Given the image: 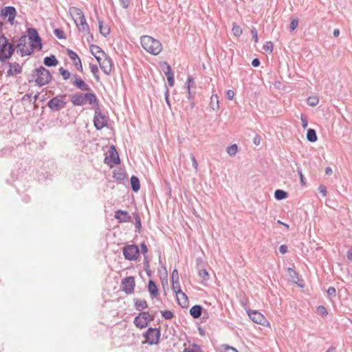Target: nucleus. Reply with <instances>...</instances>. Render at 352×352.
<instances>
[{"instance_id": "f257e3e1", "label": "nucleus", "mask_w": 352, "mask_h": 352, "mask_svg": "<svg viewBox=\"0 0 352 352\" xmlns=\"http://www.w3.org/2000/svg\"><path fill=\"white\" fill-rule=\"evenodd\" d=\"M52 76L50 72L43 66H40L32 71L31 76L28 78V82H34L38 87L47 85L52 80Z\"/></svg>"}, {"instance_id": "f03ea898", "label": "nucleus", "mask_w": 352, "mask_h": 352, "mask_svg": "<svg viewBox=\"0 0 352 352\" xmlns=\"http://www.w3.org/2000/svg\"><path fill=\"white\" fill-rule=\"evenodd\" d=\"M27 36L30 40V49H22L21 50V55L22 56H30L33 53L34 49L37 48L38 50H41L43 47L42 39L36 29L29 28L27 29Z\"/></svg>"}, {"instance_id": "7ed1b4c3", "label": "nucleus", "mask_w": 352, "mask_h": 352, "mask_svg": "<svg viewBox=\"0 0 352 352\" xmlns=\"http://www.w3.org/2000/svg\"><path fill=\"white\" fill-rule=\"evenodd\" d=\"M98 101L94 92H87L85 94L78 92L71 96V102L74 106H83L87 102L94 106Z\"/></svg>"}, {"instance_id": "20e7f679", "label": "nucleus", "mask_w": 352, "mask_h": 352, "mask_svg": "<svg viewBox=\"0 0 352 352\" xmlns=\"http://www.w3.org/2000/svg\"><path fill=\"white\" fill-rule=\"evenodd\" d=\"M142 47L153 55L159 54L162 50V45L160 41L150 36H142L140 38Z\"/></svg>"}, {"instance_id": "39448f33", "label": "nucleus", "mask_w": 352, "mask_h": 352, "mask_svg": "<svg viewBox=\"0 0 352 352\" xmlns=\"http://www.w3.org/2000/svg\"><path fill=\"white\" fill-rule=\"evenodd\" d=\"M94 125L96 130H101L108 125V117L102 113L99 102L94 106Z\"/></svg>"}, {"instance_id": "423d86ee", "label": "nucleus", "mask_w": 352, "mask_h": 352, "mask_svg": "<svg viewBox=\"0 0 352 352\" xmlns=\"http://www.w3.org/2000/svg\"><path fill=\"white\" fill-rule=\"evenodd\" d=\"M67 102L65 95H58L51 98L47 103V106L52 112H57L66 107Z\"/></svg>"}, {"instance_id": "0eeeda50", "label": "nucleus", "mask_w": 352, "mask_h": 352, "mask_svg": "<svg viewBox=\"0 0 352 352\" xmlns=\"http://www.w3.org/2000/svg\"><path fill=\"white\" fill-rule=\"evenodd\" d=\"M161 336L160 328L149 327L144 333L143 337L146 338L144 343H148L150 345L157 344L160 342Z\"/></svg>"}, {"instance_id": "6e6552de", "label": "nucleus", "mask_w": 352, "mask_h": 352, "mask_svg": "<svg viewBox=\"0 0 352 352\" xmlns=\"http://www.w3.org/2000/svg\"><path fill=\"white\" fill-rule=\"evenodd\" d=\"M154 318L151 316L148 311H141L137 316L135 317L133 323L136 327L142 329L146 328L148 323L153 320Z\"/></svg>"}, {"instance_id": "1a4fd4ad", "label": "nucleus", "mask_w": 352, "mask_h": 352, "mask_svg": "<svg viewBox=\"0 0 352 352\" xmlns=\"http://www.w3.org/2000/svg\"><path fill=\"white\" fill-rule=\"evenodd\" d=\"M124 258L128 261H136L140 256V250L138 245H126L122 248Z\"/></svg>"}, {"instance_id": "9d476101", "label": "nucleus", "mask_w": 352, "mask_h": 352, "mask_svg": "<svg viewBox=\"0 0 352 352\" xmlns=\"http://www.w3.org/2000/svg\"><path fill=\"white\" fill-rule=\"evenodd\" d=\"M17 14L16 8L14 6H5L1 9L0 16L3 19L8 18V22L11 25H14V19Z\"/></svg>"}, {"instance_id": "9b49d317", "label": "nucleus", "mask_w": 352, "mask_h": 352, "mask_svg": "<svg viewBox=\"0 0 352 352\" xmlns=\"http://www.w3.org/2000/svg\"><path fill=\"white\" fill-rule=\"evenodd\" d=\"M109 155L106 156L104 160V163L112 167L113 165H117L120 164V159L119 154L114 145H111L108 151Z\"/></svg>"}, {"instance_id": "f8f14e48", "label": "nucleus", "mask_w": 352, "mask_h": 352, "mask_svg": "<svg viewBox=\"0 0 352 352\" xmlns=\"http://www.w3.org/2000/svg\"><path fill=\"white\" fill-rule=\"evenodd\" d=\"M135 287V281L133 276H127L121 281V290L126 294H133Z\"/></svg>"}, {"instance_id": "ddd939ff", "label": "nucleus", "mask_w": 352, "mask_h": 352, "mask_svg": "<svg viewBox=\"0 0 352 352\" xmlns=\"http://www.w3.org/2000/svg\"><path fill=\"white\" fill-rule=\"evenodd\" d=\"M8 38L5 34H0V62L6 63L8 60L7 58V47Z\"/></svg>"}, {"instance_id": "4468645a", "label": "nucleus", "mask_w": 352, "mask_h": 352, "mask_svg": "<svg viewBox=\"0 0 352 352\" xmlns=\"http://www.w3.org/2000/svg\"><path fill=\"white\" fill-rule=\"evenodd\" d=\"M247 314L250 318L255 323L261 325H265V322H267L264 316L256 310H248Z\"/></svg>"}, {"instance_id": "2eb2a0df", "label": "nucleus", "mask_w": 352, "mask_h": 352, "mask_svg": "<svg viewBox=\"0 0 352 352\" xmlns=\"http://www.w3.org/2000/svg\"><path fill=\"white\" fill-rule=\"evenodd\" d=\"M72 84L78 89L84 91H91V87L78 75H73Z\"/></svg>"}, {"instance_id": "dca6fc26", "label": "nucleus", "mask_w": 352, "mask_h": 352, "mask_svg": "<svg viewBox=\"0 0 352 352\" xmlns=\"http://www.w3.org/2000/svg\"><path fill=\"white\" fill-rule=\"evenodd\" d=\"M102 64L100 63V67L102 71L107 75H109L112 71L113 63L111 58L105 55L103 56Z\"/></svg>"}, {"instance_id": "f3484780", "label": "nucleus", "mask_w": 352, "mask_h": 352, "mask_svg": "<svg viewBox=\"0 0 352 352\" xmlns=\"http://www.w3.org/2000/svg\"><path fill=\"white\" fill-rule=\"evenodd\" d=\"M115 219L119 223H126L131 221V216L126 210H118L115 212Z\"/></svg>"}, {"instance_id": "a211bd4d", "label": "nucleus", "mask_w": 352, "mask_h": 352, "mask_svg": "<svg viewBox=\"0 0 352 352\" xmlns=\"http://www.w3.org/2000/svg\"><path fill=\"white\" fill-rule=\"evenodd\" d=\"M67 54L70 59L72 60L74 65L76 66V69L82 72V65L81 63L80 58L78 57V54L72 50H67Z\"/></svg>"}, {"instance_id": "6ab92c4d", "label": "nucleus", "mask_w": 352, "mask_h": 352, "mask_svg": "<svg viewBox=\"0 0 352 352\" xmlns=\"http://www.w3.org/2000/svg\"><path fill=\"white\" fill-rule=\"evenodd\" d=\"M8 65L10 67L7 72L8 76H13L22 72V67L19 65V63L16 62L14 63L8 62Z\"/></svg>"}, {"instance_id": "aec40b11", "label": "nucleus", "mask_w": 352, "mask_h": 352, "mask_svg": "<svg viewBox=\"0 0 352 352\" xmlns=\"http://www.w3.org/2000/svg\"><path fill=\"white\" fill-rule=\"evenodd\" d=\"M76 12V19H74L75 23L78 28L80 27V25H82L85 23H86V19L85 17V14H83L82 11L79 8H74Z\"/></svg>"}, {"instance_id": "412c9836", "label": "nucleus", "mask_w": 352, "mask_h": 352, "mask_svg": "<svg viewBox=\"0 0 352 352\" xmlns=\"http://www.w3.org/2000/svg\"><path fill=\"white\" fill-rule=\"evenodd\" d=\"M203 307L199 305L192 306L189 311L190 315L195 319L200 318L203 314Z\"/></svg>"}, {"instance_id": "4be33fe9", "label": "nucleus", "mask_w": 352, "mask_h": 352, "mask_svg": "<svg viewBox=\"0 0 352 352\" xmlns=\"http://www.w3.org/2000/svg\"><path fill=\"white\" fill-rule=\"evenodd\" d=\"M148 290L152 298H156L159 294V289L154 280L150 279L148 283Z\"/></svg>"}, {"instance_id": "5701e85b", "label": "nucleus", "mask_w": 352, "mask_h": 352, "mask_svg": "<svg viewBox=\"0 0 352 352\" xmlns=\"http://www.w3.org/2000/svg\"><path fill=\"white\" fill-rule=\"evenodd\" d=\"M113 173V178L116 179L119 183H122L126 177V173L124 170L121 168H116Z\"/></svg>"}, {"instance_id": "b1692460", "label": "nucleus", "mask_w": 352, "mask_h": 352, "mask_svg": "<svg viewBox=\"0 0 352 352\" xmlns=\"http://www.w3.org/2000/svg\"><path fill=\"white\" fill-rule=\"evenodd\" d=\"M43 63L47 67H56L58 64V60L54 55L52 54L44 58Z\"/></svg>"}, {"instance_id": "393cba45", "label": "nucleus", "mask_w": 352, "mask_h": 352, "mask_svg": "<svg viewBox=\"0 0 352 352\" xmlns=\"http://www.w3.org/2000/svg\"><path fill=\"white\" fill-rule=\"evenodd\" d=\"M179 295L181 296V298H179L178 296L177 297L178 305L182 308H187L189 304L187 295L183 292H182V293H179Z\"/></svg>"}, {"instance_id": "a878e982", "label": "nucleus", "mask_w": 352, "mask_h": 352, "mask_svg": "<svg viewBox=\"0 0 352 352\" xmlns=\"http://www.w3.org/2000/svg\"><path fill=\"white\" fill-rule=\"evenodd\" d=\"M134 306L136 310L142 311L148 308V303L146 300H140L138 298H134Z\"/></svg>"}, {"instance_id": "bb28decb", "label": "nucleus", "mask_w": 352, "mask_h": 352, "mask_svg": "<svg viewBox=\"0 0 352 352\" xmlns=\"http://www.w3.org/2000/svg\"><path fill=\"white\" fill-rule=\"evenodd\" d=\"M131 190L137 192L140 189V182L139 178L135 175H132L130 179Z\"/></svg>"}, {"instance_id": "cd10ccee", "label": "nucleus", "mask_w": 352, "mask_h": 352, "mask_svg": "<svg viewBox=\"0 0 352 352\" xmlns=\"http://www.w3.org/2000/svg\"><path fill=\"white\" fill-rule=\"evenodd\" d=\"M287 275L289 277V280L294 283L297 284L298 280H299V276L298 272L292 267L287 268Z\"/></svg>"}, {"instance_id": "c85d7f7f", "label": "nucleus", "mask_w": 352, "mask_h": 352, "mask_svg": "<svg viewBox=\"0 0 352 352\" xmlns=\"http://www.w3.org/2000/svg\"><path fill=\"white\" fill-rule=\"evenodd\" d=\"M98 20V25H99V32L104 37H107L110 34V28L108 25L104 26L103 21H101L98 16H97Z\"/></svg>"}, {"instance_id": "c756f323", "label": "nucleus", "mask_w": 352, "mask_h": 352, "mask_svg": "<svg viewBox=\"0 0 352 352\" xmlns=\"http://www.w3.org/2000/svg\"><path fill=\"white\" fill-rule=\"evenodd\" d=\"M89 49L91 54L94 56H98V54H101L102 57L107 55V54L97 45H90Z\"/></svg>"}, {"instance_id": "7c9ffc66", "label": "nucleus", "mask_w": 352, "mask_h": 352, "mask_svg": "<svg viewBox=\"0 0 352 352\" xmlns=\"http://www.w3.org/2000/svg\"><path fill=\"white\" fill-rule=\"evenodd\" d=\"M16 48H18L17 45H15L12 42H10L9 39L8 38V45L6 47L8 60H9L12 56Z\"/></svg>"}, {"instance_id": "2f4dec72", "label": "nucleus", "mask_w": 352, "mask_h": 352, "mask_svg": "<svg viewBox=\"0 0 352 352\" xmlns=\"http://www.w3.org/2000/svg\"><path fill=\"white\" fill-rule=\"evenodd\" d=\"M219 98L217 94H212L210 97L209 106L213 111H217L219 109Z\"/></svg>"}, {"instance_id": "473e14b6", "label": "nucleus", "mask_w": 352, "mask_h": 352, "mask_svg": "<svg viewBox=\"0 0 352 352\" xmlns=\"http://www.w3.org/2000/svg\"><path fill=\"white\" fill-rule=\"evenodd\" d=\"M307 140L310 142H316L318 140L317 134L314 129H308L307 131Z\"/></svg>"}, {"instance_id": "72a5a7b5", "label": "nucleus", "mask_w": 352, "mask_h": 352, "mask_svg": "<svg viewBox=\"0 0 352 352\" xmlns=\"http://www.w3.org/2000/svg\"><path fill=\"white\" fill-rule=\"evenodd\" d=\"M188 100H189V107L186 108V110L192 111L195 107V94L190 91V89L188 90Z\"/></svg>"}, {"instance_id": "f704fd0d", "label": "nucleus", "mask_w": 352, "mask_h": 352, "mask_svg": "<svg viewBox=\"0 0 352 352\" xmlns=\"http://www.w3.org/2000/svg\"><path fill=\"white\" fill-rule=\"evenodd\" d=\"M287 197H288L287 192H286L283 190L277 189L274 192V198L276 200H283V199L287 198Z\"/></svg>"}, {"instance_id": "c9c22d12", "label": "nucleus", "mask_w": 352, "mask_h": 352, "mask_svg": "<svg viewBox=\"0 0 352 352\" xmlns=\"http://www.w3.org/2000/svg\"><path fill=\"white\" fill-rule=\"evenodd\" d=\"M26 41H27V36L26 35H22L19 41H18V43L16 44L17 45V47L19 48V52L21 53V50L22 49H25L26 47Z\"/></svg>"}, {"instance_id": "e433bc0d", "label": "nucleus", "mask_w": 352, "mask_h": 352, "mask_svg": "<svg viewBox=\"0 0 352 352\" xmlns=\"http://www.w3.org/2000/svg\"><path fill=\"white\" fill-rule=\"evenodd\" d=\"M134 219H135V228H136L135 232H138L140 234L141 232L142 228L140 217L138 213H135Z\"/></svg>"}, {"instance_id": "4c0bfd02", "label": "nucleus", "mask_w": 352, "mask_h": 352, "mask_svg": "<svg viewBox=\"0 0 352 352\" xmlns=\"http://www.w3.org/2000/svg\"><path fill=\"white\" fill-rule=\"evenodd\" d=\"M198 274L202 278L203 281H208L210 279V275L208 271L204 268L198 270Z\"/></svg>"}, {"instance_id": "58836bf2", "label": "nucleus", "mask_w": 352, "mask_h": 352, "mask_svg": "<svg viewBox=\"0 0 352 352\" xmlns=\"http://www.w3.org/2000/svg\"><path fill=\"white\" fill-rule=\"evenodd\" d=\"M89 68H90L91 73L93 74V75L94 76V78L96 79V81L98 82L100 80V76L98 75V66L96 65L90 63Z\"/></svg>"}, {"instance_id": "ea45409f", "label": "nucleus", "mask_w": 352, "mask_h": 352, "mask_svg": "<svg viewBox=\"0 0 352 352\" xmlns=\"http://www.w3.org/2000/svg\"><path fill=\"white\" fill-rule=\"evenodd\" d=\"M226 151H227V153L230 156H234L236 155V153H237V151H238V146H237V145L236 144H233L229 146L226 148Z\"/></svg>"}, {"instance_id": "a19ab883", "label": "nucleus", "mask_w": 352, "mask_h": 352, "mask_svg": "<svg viewBox=\"0 0 352 352\" xmlns=\"http://www.w3.org/2000/svg\"><path fill=\"white\" fill-rule=\"evenodd\" d=\"M307 104L311 107L316 106L319 102V99L316 96H310L307 99Z\"/></svg>"}, {"instance_id": "79ce46f5", "label": "nucleus", "mask_w": 352, "mask_h": 352, "mask_svg": "<svg viewBox=\"0 0 352 352\" xmlns=\"http://www.w3.org/2000/svg\"><path fill=\"white\" fill-rule=\"evenodd\" d=\"M273 48L274 45L272 41H266L263 47V49L269 54H271L272 52Z\"/></svg>"}, {"instance_id": "37998d69", "label": "nucleus", "mask_w": 352, "mask_h": 352, "mask_svg": "<svg viewBox=\"0 0 352 352\" xmlns=\"http://www.w3.org/2000/svg\"><path fill=\"white\" fill-rule=\"evenodd\" d=\"M59 72L64 80H68L71 77V73L63 67L59 69Z\"/></svg>"}, {"instance_id": "c03bdc74", "label": "nucleus", "mask_w": 352, "mask_h": 352, "mask_svg": "<svg viewBox=\"0 0 352 352\" xmlns=\"http://www.w3.org/2000/svg\"><path fill=\"white\" fill-rule=\"evenodd\" d=\"M54 34L59 39H64L66 38L64 31L60 28H56L54 30Z\"/></svg>"}, {"instance_id": "a18cd8bd", "label": "nucleus", "mask_w": 352, "mask_h": 352, "mask_svg": "<svg viewBox=\"0 0 352 352\" xmlns=\"http://www.w3.org/2000/svg\"><path fill=\"white\" fill-rule=\"evenodd\" d=\"M161 314L166 320H171L174 317V313L170 310L162 311Z\"/></svg>"}, {"instance_id": "49530a36", "label": "nucleus", "mask_w": 352, "mask_h": 352, "mask_svg": "<svg viewBox=\"0 0 352 352\" xmlns=\"http://www.w3.org/2000/svg\"><path fill=\"white\" fill-rule=\"evenodd\" d=\"M232 31L233 32V34L235 36H236V37L240 36L241 35L242 32H243L242 29L241 28V27L237 25H236V24L233 25Z\"/></svg>"}, {"instance_id": "de8ad7c7", "label": "nucleus", "mask_w": 352, "mask_h": 352, "mask_svg": "<svg viewBox=\"0 0 352 352\" xmlns=\"http://www.w3.org/2000/svg\"><path fill=\"white\" fill-rule=\"evenodd\" d=\"M316 311L318 314H320L323 317L327 316L328 314L327 309L322 305L318 306L316 308Z\"/></svg>"}, {"instance_id": "09e8293b", "label": "nucleus", "mask_w": 352, "mask_h": 352, "mask_svg": "<svg viewBox=\"0 0 352 352\" xmlns=\"http://www.w3.org/2000/svg\"><path fill=\"white\" fill-rule=\"evenodd\" d=\"M164 65L166 66V70H164V74L166 75V76L168 77L169 75L170 76L174 75V73L172 71L170 65L169 64H168L166 62H164Z\"/></svg>"}, {"instance_id": "8fccbe9b", "label": "nucleus", "mask_w": 352, "mask_h": 352, "mask_svg": "<svg viewBox=\"0 0 352 352\" xmlns=\"http://www.w3.org/2000/svg\"><path fill=\"white\" fill-rule=\"evenodd\" d=\"M172 289L177 296L179 295V293H182V291L180 288L179 281H178L176 284L172 282Z\"/></svg>"}, {"instance_id": "3c124183", "label": "nucleus", "mask_w": 352, "mask_h": 352, "mask_svg": "<svg viewBox=\"0 0 352 352\" xmlns=\"http://www.w3.org/2000/svg\"><path fill=\"white\" fill-rule=\"evenodd\" d=\"M171 280L176 284L179 280V274L177 269H174L171 274Z\"/></svg>"}, {"instance_id": "603ef678", "label": "nucleus", "mask_w": 352, "mask_h": 352, "mask_svg": "<svg viewBox=\"0 0 352 352\" xmlns=\"http://www.w3.org/2000/svg\"><path fill=\"white\" fill-rule=\"evenodd\" d=\"M298 20L297 19H294L292 20L290 24H289V30L291 32L294 31L298 26Z\"/></svg>"}, {"instance_id": "864d4df0", "label": "nucleus", "mask_w": 352, "mask_h": 352, "mask_svg": "<svg viewBox=\"0 0 352 352\" xmlns=\"http://www.w3.org/2000/svg\"><path fill=\"white\" fill-rule=\"evenodd\" d=\"M164 87H165V92H164L165 100H166V102L168 104V106L169 107H170V102L169 100V89L166 85H164Z\"/></svg>"}, {"instance_id": "5fc2aeb1", "label": "nucleus", "mask_w": 352, "mask_h": 352, "mask_svg": "<svg viewBox=\"0 0 352 352\" xmlns=\"http://www.w3.org/2000/svg\"><path fill=\"white\" fill-rule=\"evenodd\" d=\"M78 30L81 32H86L88 34L90 33V29L87 22L82 24V25H80Z\"/></svg>"}, {"instance_id": "6e6d98bb", "label": "nucleus", "mask_w": 352, "mask_h": 352, "mask_svg": "<svg viewBox=\"0 0 352 352\" xmlns=\"http://www.w3.org/2000/svg\"><path fill=\"white\" fill-rule=\"evenodd\" d=\"M327 293L330 297H336V290L334 287H329Z\"/></svg>"}, {"instance_id": "4d7b16f0", "label": "nucleus", "mask_w": 352, "mask_h": 352, "mask_svg": "<svg viewBox=\"0 0 352 352\" xmlns=\"http://www.w3.org/2000/svg\"><path fill=\"white\" fill-rule=\"evenodd\" d=\"M300 120L302 121V127L305 129L308 126V120L307 117L303 114H301Z\"/></svg>"}, {"instance_id": "13d9d810", "label": "nucleus", "mask_w": 352, "mask_h": 352, "mask_svg": "<svg viewBox=\"0 0 352 352\" xmlns=\"http://www.w3.org/2000/svg\"><path fill=\"white\" fill-rule=\"evenodd\" d=\"M297 172H298V174L299 177H300L301 184L302 185H305V178L304 177L300 167L297 168Z\"/></svg>"}, {"instance_id": "bf43d9fd", "label": "nucleus", "mask_w": 352, "mask_h": 352, "mask_svg": "<svg viewBox=\"0 0 352 352\" xmlns=\"http://www.w3.org/2000/svg\"><path fill=\"white\" fill-rule=\"evenodd\" d=\"M194 78L192 76H188L187 78V82H186V88L188 90L190 89V87L192 86V84L194 83Z\"/></svg>"}, {"instance_id": "052dcab7", "label": "nucleus", "mask_w": 352, "mask_h": 352, "mask_svg": "<svg viewBox=\"0 0 352 352\" xmlns=\"http://www.w3.org/2000/svg\"><path fill=\"white\" fill-rule=\"evenodd\" d=\"M251 34L252 35V37L254 40V41L256 43L258 42V33H257V30L256 29L254 28V27H252V28L251 29Z\"/></svg>"}, {"instance_id": "680f3d73", "label": "nucleus", "mask_w": 352, "mask_h": 352, "mask_svg": "<svg viewBox=\"0 0 352 352\" xmlns=\"http://www.w3.org/2000/svg\"><path fill=\"white\" fill-rule=\"evenodd\" d=\"M318 190L319 192L322 195V196L325 197L327 195V188L324 185H320Z\"/></svg>"}, {"instance_id": "e2e57ef3", "label": "nucleus", "mask_w": 352, "mask_h": 352, "mask_svg": "<svg viewBox=\"0 0 352 352\" xmlns=\"http://www.w3.org/2000/svg\"><path fill=\"white\" fill-rule=\"evenodd\" d=\"M203 264V259L201 257H198L196 258V266L197 270L202 268Z\"/></svg>"}, {"instance_id": "0e129e2a", "label": "nucleus", "mask_w": 352, "mask_h": 352, "mask_svg": "<svg viewBox=\"0 0 352 352\" xmlns=\"http://www.w3.org/2000/svg\"><path fill=\"white\" fill-rule=\"evenodd\" d=\"M140 248H141V252L144 255H146V254L148 252V248H147V245L145 244V243H140Z\"/></svg>"}, {"instance_id": "69168bd1", "label": "nucleus", "mask_w": 352, "mask_h": 352, "mask_svg": "<svg viewBox=\"0 0 352 352\" xmlns=\"http://www.w3.org/2000/svg\"><path fill=\"white\" fill-rule=\"evenodd\" d=\"M149 262H150V260H149L148 256L147 255H144V261H143L144 268H147L148 267H150Z\"/></svg>"}, {"instance_id": "338daca9", "label": "nucleus", "mask_w": 352, "mask_h": 352, "mask_svg": "<svg viewBox=\"0 0 352 352\" xmlns=\"http://www.w3.org/2000/svg\"><path fill=\"white\" fill-rule=\"evenodd\" d=\"M234 96V91L231 90V89H229L226 91V98L228 99V100H232L233 99Z\"/></svg>"}, {"instance_id": "774afa93", "label": "nucleus", "mask_w": 352, "mask_h": 352, "mask_svg": "<svg viewBox=\"0 0 352 352\" xmlns=\"http://www.w3.org/2000/svg\"><path fill=\"white\" fill-rule=\"evenodd\" d=\"M222 352H238V351L234 347L226 346Z\"/></svg>"}]
</instances>
